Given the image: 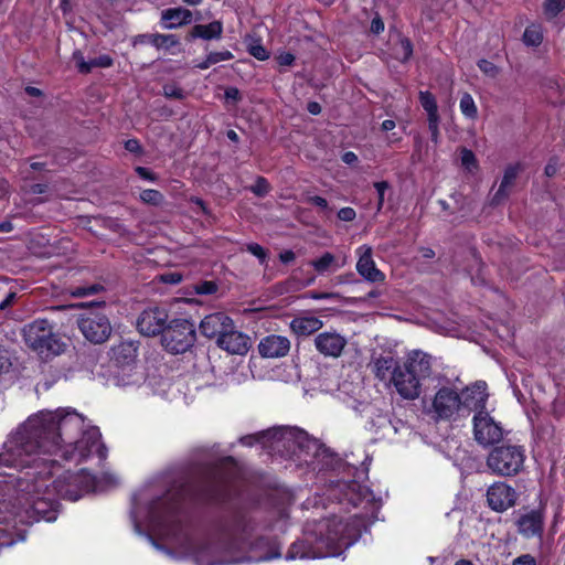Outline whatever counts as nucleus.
Returning <instances> with one entry per match:
<instances>
[{
    "label": "nucleus",
    "instance_id": "f257e3e1",
    "mask_svg": "<svg viewBox=\"0 0 565 565\" xmlns=\"http://www.w3.org/2000/svg\"><path fill=\"white\" fill-rule=\"evenodd\" d=\"M84 419L75 412H40L29 417L4 444L0 454V468H24L35 454L60 455L66 461L81 462L93 454L105 458V448L97 428L82 433Z\"/></svg>",
    "mask_w": 565,
    "mask_h": 565
},
{
    "label": "nucleus",
    "instance_id": "f03ea898",
    "mask_svg": "<svg viewBox=\"0 0 565 565\" xmlns=\"http://www.w3.org/2000/svg\"><path fill=\"white\" fill-rule=\"evenodd\" d=\"M487 399L484 382H477L460 394L451 387L443 386L435 393L426 414L435 422H457L467 418L472 411L484 408Z\"/></svg>",
    "mask_w": 565,
    "mask_h": 565
},
{
    "label": "nucleus",
    "instance_id": "7ed1b4c3",
    "mask_svg": "<svg viewBox=\"0 0 565 565\" xmlns=\"http://www.w3.org/2000/svg\"><path fill=\"white\" fill-rule=\"evenodd\" d=\"M366 520L360 515L343 520L333 516L318 524V541L328 550L322 556L339 555L359 540L362 531L366 529Z\"/></svg>",
    "mask_w": 565,
    "mask_h": 565
},
{
    "label": "nucleus",
    "instance_id": "20e7f679",
    "mask_svg": "<svg viewBox=\"0 0 565 565\" xmlns=\"http://www.w3.org/2000/svg\"><path fill=\"white\" fill-rule=\"evenodd\" d=\"M431 374V358L414 351L403 365L394 372L392 384L404 399H416L420 395V382Z\"/></svg>",
    "mask_w": 565,
    "mask_h": 565
},
{
    "label": "nucleus",
    "instance_id": "39448f33",
    "mask_svg": "<svg viewBox=\"0 0 565 565\" xmlns=\"http://www.w3.org/2000/svg\"><path fill=\"white\" fill-rule=\"evenodd\" d=\"M241 443L245 446L263 443L274 450H279L281 446L292 454L296 452V447L305 451L317 447V441L310 439L307 433L298 428L287 427L270 428L255 435H247L241 438Z\"/></svg>",
    "mask_w": 565,
    "mask_h": 565
},
{
    "label": "nucleus",
    "instance_id": "423d86ee",
    "mask_svg": "<svg viewBox=\"0 0 565 565\" xmlns=\"http://www.w3.org/2000/svg\"><path fill=\"white\" fill-rule=\"evenodd\" d=\"M53 329L46 319H36L25 324L22 329L25 344L44 358L61 354L64 351V343Z\"/></svg>",
    "mask_w": 565,
    "mask_h": 565
},
{
    "label": "nucleus",
    "instance_id": "0eeeda50",
    "mask_svg": "<svg viewBox=\"0 0 565 565\" xmlns=\"http://www.w3.org/2000/svg\"><path fill=\"white\" fill-rule=\"evenodd\" d=\"M104 306L105 301L81 302L73 306L75 308L86 309L85 312L78 316L77 327L84 338L94 344H102L106 342L113 332L108 317L105 313L94 309L95 307Z\"/></svg>",
    "mask_w": 565,
    "mask_h": 565
},
{
    "label": "nucleus",
    "instance_id": "6e6552de",
    "mask_svg": "<svg viewBox=\"0 0 565 565\" xmlns=\"http://www.w3.org/2000/svg\"><path fill=\"white\" fill-rule=\"evenodd\" d=\"M524 461V448L519 445L507 444L494 447L488 454L486 465L497 476L513 477L522 471Z\"/></svg>",
    "mask_w": 565,
    "mask_h": 565
},
{
    "label": "nucleus",
    "instance_id": "1a4fd4ad",
    "mask_svg": "<svg viewBox=\"0 0 565 565\" xmlns=\"http://www.w3.org/2000/svg\"><path fill=\"white\" fill-rule=\"evenodd\" d=\"M196 333L192 322L186 319H174L167 324L162 333V345L173 354H180L191 349Z\"/></svg>",
    "mask_w": 565,
    "mask_h": 565
},
{
    "label": "nucleus",
    "instance_id": "9d476101",
    "mask_svg": "<svg viewBox=\"0 0 565 565\" xmlns=\"http://www.w3.org/2000/svg\"><path fill=\"white\" fill-rule=\"evenodd\" d=\"M52 488L60 498L76 501L84 492L93 490L94 478L85 470L78 473L67 471L53 481Z\"/></svg>",
    "mask_w": 565,
    "mask_h": 565
},
{
    "label": "nucleus",
    "instance_id": "9b49d317",
    "mask_svg": "<svg viewBox=\"0 0 565 565\" xmlns=\"http://www.w3.org/2000/svg\"><path fill=\"white\" fill-rule=\"evenodd\" d=\"M473 437L478 445L489 447L503 438V428L484 408L473 411Z\"/></svg>",
    "mask_w": 565,
    "mask_h": 565
},
{
    "label": "nucleus",
    "instance_id": "f8f14e48",
    "mask_svg": "<svg viewBox=\"0 0 565 565\" xmlns=\"http://www.w3.org/2000/svg\"><path fill=\"white\" fill-rule=\"evenodd\" d=\"M168 321V312L163 308L153 307L145 309L137 319L139 332L147 337L163 333Z\"/></svg>",
    "mask_w": 565,
    "mask_h": 565
},
{
    "label": "nucleus",
    "instance_id": "ddd939ff",
    "mask_svg": "<svg viewBox=\"0 0 565 565\" xmlns=\"http://www.w3.org/2000/svg\"><path fill=\"white\" fill-rule=\"evenodd\" d=\"M316 350L324 358L338 359L342 355L348 340L335 330L318 333L313 339Z\"/></svg>",
    "mask_w": 565,
    "mask_h": 565
},
{
    "label": "nucleus",
    "instance_id": "4468645a",
    "mask_svg": "<svg viewBox=\"0 0 565 565\" xmlns=\"http://www.w3.org/2000/svg\"><path fill=\"white\" fill-rule=\"evenodd\" d=\"M518 499L515 490L505 482H494L488 488L487 502L491 510L504 512L512 508Z\"/></svg>",
    "mask_w": 565,
    "mask_h": 565
},
{
    "label": "nucleus",
    "instance_id": "2eb2a0df",
    "mask_svg": "<svg viewBox=\"0 0 565 565\" xmlns=\"http://www.w3.org/2000/svg\"><path fill=\"white\" fill-rule=\"evenodd\" d=\"M233 323L234 321L226 313L214 312L201 320L199 330L205 338L215 339L217 342L218 338H222L232 328Z\"/></svg>",
    "mask_w": 565,
    "mask_h": 565
},
{
    "label": "nucleus",
    "instance_id": "dca6fc26",
    "mask_svg": "<svg viewBox=\"0 0 565 565\" xmlns=\"http://www.w3.org/2000/svg\"><path fill=\"white\" fill-rule=\"evenodd\" d=\"M290 340L280 334H269L260 339L257 350L264 359H280L289 354Z\"/></svg>",
    "mask_w": 565,
    "mask_h": 565
},
{
    "label": "nucleus",
    "instance_id": "f3484780",
    "mask_svg": "<svg viewBox=\"0 0 565 565\" xmlns=\"http://www.w3.org/2000/svg\"><path fill=\"white\" fill-rule=\"evenodd\" d=\"M216 344L227 353L236 355H245L252 347L250 338L237 330L234 323L222 338H218Z\"/></svg>",
    "mask_w": 565,
    "mask_h": 565
},
{
    "label": "nucleus",
    "instance_id": "a211bd4d",
    "mask_svg": "<svg viewBox=\"0 0 565 565\" xmlns=\"http://www.w3.org/2000/svg\"><path fill=\"white\" fill-rule=\"evenodd\" d=\"M515 524L523 537H541L544 530V513L542 510L527 511L518 518Z\"/></svg>",
    "mask_w": 565,
    "mask_h": 565
},
{
    "label": "nucleus",
    "instance_id": "6ab92c4d",
    "mask_svg": "<svg viewBox=\"0 0 565 565\" xmlns=\"http://www.w3.org/2000/svg\"><path fill=\"white\" fill-rule=\"evenodd\" d=\"M228 479L230 475L225 471L224 467H214L209 471L202 491L211 499L225 500V488Z\"/></svg>",
    "mask_w": 565,
    "mask_h": 565
},
{
    "label": "nucleus",
    "instance_id": "aec40b11",
    "mask_svg": "<svg viewBox=\"0 0 565 565\" xmlns=\"http://www.w3.org/2000/svg\"><path fill=\"white\" fill-rule=\"evenodd\" d=\"M359 260L356 263L358 273L367 281L379 282L385 279V275L376 268L372 257V247L363 245L358 249Z\"/></svg>",
    "mask_w": 565,
    "mask_h": 565
},
{
    "label": "nucleus",
    "instance_id": "412c9836",
    "mask_svg": "<svg viewBox=\"0 0 565 565\" xmlns=\"http://www.w3.org/2000/svg\"><path fill=\"white\" fill-rule=\"evenodd\" d=\"M47 497H40L39 490L36 489V495L32 500L31 503V510L34 515H36V521L40 519L46 520V521H53L56 519V500L52 495V492L54 491V488L52 490H49L46 487Z\"/></svg>",
    "mask_w": 565,
    "mask_h": 565
},
{
    "label": "nucleus",
    "instance_id": "4be33fe9",
    "mask_svg": "<svg viewBox=\"0 0 565 565\" xmlns=\"http://www.w3.org/2000/svg\"><path fill=\"white\" fill-rule=\"evenodd\" d=\"M322 327L323 321L311 315L295 317L289 322V329L297 337H309L319 331Z\"/></svg>",
    "mask_w": 565,
    "mask_h": 565
},
{
    "label": "nucleus",
    "instance_id": "5701e85b",
    "mask_svg": "<svg viewBox=\"0 0 565 565\" xmlns=\"http://www.w3.org/2000/svg\"><path fill=\"white\" fill-rule=\"evenodd\" d=\"M520 170L521 166L519 163L510 164L505 168L499 189L491 200L492 205H499L508 199L510 189L513 186Z\"/></svg>",
    "mask_w": 565,
    "mask_h": 565
},
{
    "label": "nucleus",
    "instance_id": "b1692460",
    "mask_svg": "<svg viewBox=\"0 0 565 565\" xmlns=\"http://www.w3.org/2000/svg\"><path fill=\"white\" fill-rule=\"evenodd\" d=\"M193 14L184 8H170L161 12L163 28L168 30L177 29L192 22Z\"/></svg>",
    "mask_w": 565,
    "mask_h": 565
},
{
    "label": "nucleus",
    "instance_id": "393cba45",
    "mask_svg": "<svg viewBox=\"0 0 565 565\" xmlns=\"http://www.w3.org/2000/svg\"><path fill=\"white\" fill-rule=\"evenodd\" d=\"M137 350L132 342L122 341L111 348V361L119 367L130 366L136 362Z\"/></svg>",
    "mask_w": 565,
    "mask_h": 565
},
{
    "label": "nucleus",
    "instance_id": "a878e982",
    "mask_svg": "<svg viewBox=\"0 0 565 565\" xmlns=\"http://www.w3.org/2000/svg\"><path fill=\"white\" fill-rule=\"evenodd\" d=\"M371 366L372 372L377 380H390V382H392L394 372L399 369L401 365L392 355H380L373 359Z\"/></svg>",
    "mask_w": 565,
    "mask_h": 565
},
{
    "label": "nucleus",
    "instance_id": "bb28decb",
    "mask_svg": "<svg viewBox=\"0 0 565 565\" xmlns=\"http://www.w3.org/2000/svg\"><path fill=\"white\" fill-rule=\"evenodd\" d=\"M223 33V24L221 21H213L209 24H196L189 33V39L212 40L220 39Z\"/></svg>",
    "mask_w": 565,
    "mask_h": 565
},
{
    "label": "nucleus",
    "instance_id": "cd10ccee",
    "mask_svg": "<svg viewBox=\"0 0 565 565\" xmlns=\"http://www.w3.org/2000/svg\"><path fill=\"white\" fill-rule=\"evenodd\" d=\"M140 43H150L157 49H170L179 44V40L174 34H142L138 36Z\"/></svg>",
    "mask_w": 565,
    "mask_h": 565
},
{
    "label": "nucleus",
    "instance_id": "c85d7f7f",
    "mask_svg": "<svg viewBox=\"0 0 565 565\" xmlns=\"http://www.w3.org/2000/svg\"><path fill=\"white\" fill-rule=\"evenodd\" d=\"M419 103L424 110L427 113V120L428 119H435L440 118L438 114V106L436 98L434 95L428 90H420L419 92Z\"/></svg>",
    "mask_w": 565,
    "mask_h": 565
},
{
    "label": "nucleus",
    "instance_id": "c756f323",
    "mask_svg": "<svg viewBox=\"0 0 565 565\" xmlns=\"http://www.w3.org/2000/svg\"><path fill=\"white\" fill-rule=\"evenodd\" d=\"M543 41L542 26L539 24L529 25L523 33V42L529 46H539Z\"/></svg>",
    "mask_w": 565,
    "mask_h": 565
},
{
    "label": "nucleus",
    "instance_id": "7c9ffc66",
    "mask_svg": "<svg viewBox=\"0 0 565 565\" xmlns=\"http://www.w3.org/2000/svg\"><path fill=\"white\" fill-rule=\"evenodd\" d=\"M459 108L462 115L469 119H476L478 116L477 105L469 93L462 94L459 103Z\"/></svg>",
    "mask_w": 565,
    "mask_h": 565
},
{
    "label": "nucleus",
    "instance_id": "2f4dec72",
    "mask_svg": "<svg viewBox=\"0 0 565 565\" xmlns=\"http://www.w3.org/2000/svg\"><path fill=\"white\" fill-rule=\"evenodd\" d=\"M264 545H268L269 546V551L265 554H262L259 556H256L255 557V561L256 562H264V561H270V559H274V558H278L280 556V552H279V548L275 545V544H271L269 543L267 540L265 539H260L258 540L253 546L252 548L253 550H256V548H260L263 547Z\"/></svg>",
    "mask_w": 565,
    "mask_h": 565
},
{
    "label": "nucleus",
    "instance_id": "473e14b6",
    "mask_svg": "<svg viewBox=\"0 0 565 565\" xmlns=\"http://www.w3.org/2000/svg\"><path fill=\"white\" fill-rule=\"evenodd\" d=\"M335 264V257L331 253H324L320 258L311 260L310 265L318 274H324Z\"/></svg>",
    "mask_w": 565,
    "mask_h": 565
},
{
    "label": "nucleus",
    "instance_id": "72a5a7b5",
    "mask_svg": "<svg viewBox=\"0 0 565 565\" xmlns=\"http://www.w3.org/2000/svg\"><path fill=\"white\" fill-rule=\"evenodd\" d=\"M565 9V0H545L543 4L544 14L548 19H554Z\"/></svg>",
    "mask_w": 565,
    "mask_h": 565
},
{
    "label": "nucleus",
    "instance_id": "f704fd0d",
    "mask_svg": "<svg viewBox=\"0 0 565 565\" xmlns=\"http://www.w3.org/2000/svg\"><path fill=\"white\" fill-rule=\"evenodd\" d=\"M140 199L142 202L150 205H161L164 202V196L158 191L153 189L143 190L140 194Z\"/></svg>",
    "mask_w": 565,
    "mask_h": 565
},
{
    "label": "nucleus",
    "instance_id": "c9c22d12",
    "mask_svg": "<svg viewBox=\"0 0 565 565\" xmlns=\"http://www.w3.org/2000/svg\"><path fill=\"white\" fill-rule=\"evenodd\" d=\"M104 290V286L100 284H92L89 286L75 287L71 290V295L74 297H86L95 295Z\"/></svg>",
    "mask_w": 565,
    "mask_h": 565
},
{
    "label": "nucleus",
    "instance_id": "e433bc0d",
    "mask_svg": "<svg viewBox=\"0 0 565 565\" xmlns=\"http://www.w3.org/2000/svg\"><path fill=\"white\" fill-rule=\"evenodd\" d=\"M461 164L468 170L473 171L478 168V161L475 153L467 148L460 150Z\"/></svg>",
    "mask_w": 565,
    "mask_h": 565
},
{
    "label": "nucleus",
    "instance_id": "4c0bfd02",
    "mask_svg": "<svg viewBox=\"0 0 565 565\" xmlns=\"http://www.w3.org/2000/svg\"><path fill=\"white\" fill-rule=\"evenodd\" d=\"M269 183L263 177H258L255 183L250 186V191L259 198L265 196L269 192Z\"/></svg>",
    "mask_w": 565,
    "mask_h": 565
},
{
    "label": "nucleus",
    "instance_id": "58836bf2",
    "mask_svg": "<svg viewBox=\"0 0 565 565\" xmlns=\"http://www.w3.org/2000/svg\"><path fill=\"white\" fill-rule=\"evenodd\" d=\"M478 67L483 74L492 78L497 77L500 73V70L495 64L484 58L478 61Z\"/></svg>",
    "mask_w": 565,
    "mask_h": 565
},
{
    "label": "nucleus",
    "instance_id": "ea45409f",
    "mask_svg": "<svg viewBox=\"0 0 565 565\" xmlns=\"http://www.w3.org/2000/svg\"><path fill=\"white\" fill-rule=\"evenodd\" d=\"M163 95L174 99H183L185 97L184 90L174 84L164 85Z\"/></svg>",
    "mask_w": 565,
    "mask_h": 565
},
{
    "label": "nucleus",
    "instance_id": "a19ab883",
    "mask_svg": "<svg viewBox=\"0 0 565 565\" xmlns=\"http://www.w3.org/2000/svg\"><path fill=\"white\" fill-rule=\"evenodd\" d=\"M247 252L257 257L260 264H265L267 259L266 249L257 243H250L246 246Z\"/></svg>",
    "mask_w": 565,
    "mask_h": 565
},
{
    "label": "nucleus",
    "instance_id": "79ce46f5",
    "mask_svg": "<svg viewBox=\"0 0 565 565\" xmlns=\"http://www.w3.org/2000/svg\"><path fill=\"white\" fill-rule=\"evenodd\" d=\"M413 54V45L408 39H402L399 41V58L403 62H406L411 58Z\"/></svg>",
    "mask_w": 565,
    "mask_h": 565
},
{
    "label": "nucleus",
    "instance_id": "37998d69",
    "mask_svg": "<svg viewBox=\"0 0 565 565\" xmlns=\"http://www.w3.org/2000/svg\"><path fill=\"white\" fill-rule=\"evenodd\" d=\"M209 62L212 63V65L222 62V61H230L233 58V54L230 51H222V52H211L207 54Z\"/></svg>",
    "mask_w": 565,
    "mask_h": 565
},
{
    "label": "nucleus",
    "instance_id": "c03bdc74",
    "mask_svg": "<svg viewBox=\"0 0 565 565\" xmlns=\"http://www.w3.org/2000/svg\"><path fill=\"white\" fill-rule=\"evenodd\" d=\"M248 51L250 55L259 61H265L269 57L267 50L262 44H253Z\"/></svg>",
    "mask_w": 565,
    "mask_h": 565
},
{
    "label": "nucleus",
    "instance_id": "a18cd8bd",
    "mask_svg": "<svg viewBox=\"0 0 565 565\" xmlns=\"http://www.w3.org/2000/svg\"><path fill=\"white\" fill-rule=\"evenodd\" d=\"M195 290L200 295H211L217 290V286L213 281H203L196 285Z\"/></svg>",
    "mask_w": 565,
    "mask_h": 565
},
{
    "label": "nucleus",
    "instance_id": "49530a36",
    "mask_svg": "<svg viewBox=\"0 0 565 565\" xmlns=\"http://www.w3.org/2000/svg\"><path fill=\"white\" fill-rule=\"evenodd\" d=\"M73 61L75 62L76 67L78 71L83 74L89 73V68L86 66V61L84 58V55L81 51H75L73 53Z\"/></svg>",
    "mask_w": 565,
    "mask_h": 565
},
{
    "label": "nucleus",
    "instance_id": "de8ad7c7",
    "mask_svg": "<svg viewBox=\"0 0 565 565\" xmlns=\"http://www.w3.org/2000/svg\"><path fill=\"white\" fill-rule=\"evenodd\" d=\"M388 183L386 181L375 182L374 188L379 194L377 210H381L384 203V193L388 189Z\"/></svg>",
    "mask_w": 565,
    "mask_h": 565
},
{
    "label": "nucleus",
    "instance_id": "09e8293b",
    "mask_svg": "<svg viewBox=\"0 0 565 565\" xmlns=\"http://www.w3.org/2000/svg\"><path fill=\"white\" fill-rule=\"evenodd\" d=\"M301 548H302L301 544H297V543L292 544V546L288 551L286 557L288 559H295L297 557H300V558L307 557V553L303 552Z\"/></svg>",
    "mask_w": 565,
    "mask_h": 565
},
{
    "label": "nucleus",
    "instance_id": "8fccbe9b",
    "mask_svg": "<svg viewBox=\"0 0 565 565\" xmlns=\"http://www.w3.org/2000/svg\"><path fill=\"white\" fill-rule=\"evenodd\" d=\"M428 129L431 134V140L437 143L439 138V121L440 118L428 119Z\"/></svg>",
    "mask_w": 565,
    "mask_h": 565
},
{
    "label": "nucleus",
    "instance_id": "3c124183",
    "mask_svg": "<svg viewBox=\"0 0 565 565\" xmlns=\"http://www.w3.org/2000/svg\"><path fill=\"white\" fill-rule=\"evenodd\" d=\"M338 217L344 222H351L356 217V213L352 207H342L338 212Z\"/></svg>",
    "mask_w": 565,
    "mask_h": 565
},
{
    "label": "nucleus",
    "instance_id": "603ef678",
    "mask_svg": "<svg viewBox=\"0 0 565 565\" xmlns=\"http://www.w3.org/2000/svg\"><path fill=\"white\" fill-rule=\"evenodd\" d=\"M512 565H536V561L531 554H523L514 558Z\"/></svg>",
    "mask_w": 565,
    "mask_h": 565
},
{
    "label": "nucleus",
    "instance_id": "864d4df0",
    "mask_svg": "<svg viewBox=\"0 0 565 565\" xmlns=\"http://www.w3.org/2000/svg\"><path fill=\"white\" fill-rule=\"evenodd\" d=\"M279 65L290 66L295 61V55L289 52H281L277 55Z\"/></svg>",
    "mask_w": 565,
    "mask_h": 565
},
{
    "label": "nucleus",
    "instance_id": "5fc2aeb1",
    "mask_svg": "<svg viewBox=\"0 0 565 565\" xmlns=\"http://www.w3.org/2000/svg\"><path fill=\"white\" fill-rule=\"evenodd\" d=\"M125 149L129 152L138 153V154L141 153V151H142L141 146L137 139H128L125 142Z\"/></svg>",
    "mask_w": 565,
    "mask_h": 565
},
{
    "label": "nucleus",
    "instance_id": "6e6d98bb",
    "mask_svg": "<svg viewBox=\"0 0 565 565\" xmlns=\"http://www.w3.org/2000/svg\"><path fill=\"white\" fill-rule=\"evenodd\" d=\"M307 202L320 207L321 210H328V207H329L328 201L322 196H318V195L309 196L307 199Z\"/></svg>",
    "mask_w": 565,
    "mask_h": 565
},
{
    "label": "nucleus",
    "instance_id": "4d7b16f0",
    "mask_svg": "<svg viewBox=\"0 0 565 565\" xmlns=\"http://www.w3.org/2000/svg\"><path fill=\"white\" fill-rule=\"evenodd\" d=\"M225 98L227 100L238 102L241 99V93L236 87H228L225 90Z\"/></svg>",
    "mask_w": 565,
    "mask_h": 565
},
{
    "label": "nucleus",
    "instance_id": "13d9d810",
    "mask_svg": "<svg viewBox=\"0 0 565 565\" xmlns=\"http://www.w3.org/2000/svg\"><path fill=\"white\" fill-rule=\"evenodd\" d=\"M97 67H109L113 65V58L109 55H100L95 57Z\"/></svg>",
    "mask_w": 565,
    "mask_h": 565
},
{
    "label": "nucleus",
    "instance_id": "bf43d9fd",
    "mask_svg": "<svg viewBox=\"0 0 565 565\" xmlns=\"http://www.w3.org/2000/svg\"><path fill=\"white\" fill-rule=\"evenodd\" d=\"M136 172L142 179L150 180V181H154L156 180L154 174L150 170H148L147 168L137 167L136 168Z\"/></svg>",
    "mask_w": 565,
    "mask_h": 565
},
{
    "label": "nucleus",
    "instance_id": "052dcab7",
    "mask_svg": "<svg viewBox=\"0 0 565 565\" xmlns=\"http://www.w3.org/2000/svg\"><path fill=\"white\" fill-rule=\"evenodd\" d=\"M162 280L167 284H179L182 280V276L178 273H171L162 276Z\"/></svg>",
    "mask_w": 565,
    "mask_h": 565
},
{
    "label": "nucleus",
    "instance_id": "680f3d73",
    "mask_svg": "<svg viewBox=\"0 0 565 565\" xmlns=\"http://www.w3.org/2000/svg\"><path fill=\"white\" fill-rule=\"evenodd\" d=\"M384 30V23L380 18H374L371 22V31L375 34L381 33Z\"/></svg>",
    "mask_w": 565,
    "mask_h": 565
},
{
    "label": "nucleus",
    "instance_id": "e2e57ef3",
    "mask_svg": "<svg viewBox=\"0 0 565 565\" xmlns=\"http://www.w3.org/2000/svg\"><path fill=\"white\" fill-rule=\"evenodd\" d=\"M190 202L198 205L205 215L210 214V211L202 199H200L198 196H192L190 199Z\"/></svg>",
    "mask_w": 565,
    "mask_h": 565
},
{
    "label": "nucleus",
    "instance_id": "0e129e2a",
    "mask_svg": "<svg viewBox=\"0 0 565 565\" xmlns=\"http://www.w3.org/2000/svg\"><path fill=\"white\" fill-rule=\"evenodd\" d=\"M15 292H9L7 297L2 301H0V310H4L6 308H8L15 299Z\"/></svg>",
    "mask_w": 565,
    "mask_h": 565
},
{
    "label": "nucleus",
    "instance_id": "69168bd1",
    "mask_svg": "<svg viewBox=\"0 0 565 565\" xmlns=\"http://www.w3.org/2000/svg\"><path fill=\"white\" fill-rule=\"evenodd\" d=\"M47 185L42 183H35L30 186V192L32 194H43L46 192Z\"/></svg>",
    "mask_w": 565,
    "mask_h": 565
},
{
    "label": "nucleus",
    "instance_id": "338daca9",
    "mask_svg": "<svg viewBox=\"0 0 565 565\" xmlns=\"http://www.w3.org/2000/svg\"><path fill=\"white\" fill-rule=\"evenodd\" d=\"M295 257L296 256L292 250H285L284 253H281L279 255V258L284 264H288V263L292 262L295 259Z\"/></svg>",
    "mask_w": 565,
    "mask_h": 565
},
{
    "label": "nucleus",
    "instance_id": "774afa93",
    "mask_svg": "<svg viewBox=\"0 0 565 565\" xmlns=\"http://www.w3.org/2000/svg\"><path fill=\"white\" fill-rule=\"evenodd\" d=\"M342 160L348 163V164H351L353 162H355L358 160V157L354 152L352 151H348L343 154L342 157Z\"/></svg>",
    "mask_w": 565,
    "mask_h": 565
}]
</instances>
